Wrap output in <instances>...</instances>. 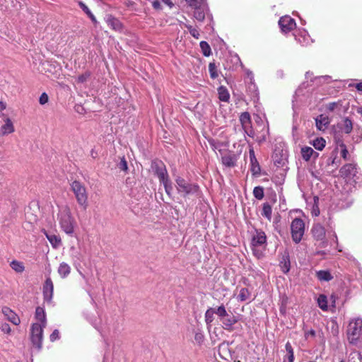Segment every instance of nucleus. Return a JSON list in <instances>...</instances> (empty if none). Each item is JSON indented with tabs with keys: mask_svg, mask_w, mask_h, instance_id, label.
<instances>
[{
	"mask_svg": "<svg viewBox=\"0 0 362 362\" xmlns=\"http://www.w3.org/2000/svg\"><path fill=\"white\" fill-rule=\"evenodd\" d=\"M267 235L262 230L255 228L252 235L251 248L253 255L258 259L263 257V251L267 245Z\"/></svg>",
	"mask_w": 362,
	"mask_h": 362,
	"instance_id": "1",
	"label": "nucleus"
},
{
	"mask_svg": "<svg viewBox=\"0 0 362 362\" xmlns=\"http://www.w3.org/2000/svg\"><path fill=\"white\" fill-rule=\"evenodd\" d=\"M57 219L62 230L66 234L72 235L74 233L76 221L68 206H64L59 209Z\"/></svg>",
	"mask_w": 362,
	"mask_h": 362,
	"instance_id": "2",
	"label": "nucleus"
},
{
	"mask_svg": "<svg viewBox=\"0 0 362 362\" xmlns=\"http://www.w3.org/2000/svg\"><path fill=\"white\" fill-rule=\"evenodd\" d=\"M71 189L75 195L77 203L83 210H86L88 207V194L85 185L79 181L75 180L71 184Z\"/></svg>",
	"mask_w": 362,
	"mask_h": 362,
	"instance_id": "3",
	"label": "nucleus"
},
{
	"mask_svg": "<svg viewBox=\"0 0 362 362\" xmlns=\"http://www.w3.org/2000/svg\"><path fill=\"white\" fill-rule=\"evenodd\" d=\"M175 182L178 193L183 197L196 194L199 192V187L197 185L190 183L181 177H177Z\"/></svg>",
	"mask_w": 362,
	"mask_h": 362,
	"instance_id": "4",
	"label": "nucleus"
},
{
	"mask_svg": "<svg viewBox=\"0 0 362 362\" xmlns=\"http://www.w3.org/2000/svg\"><path fill=\"white\" fill-rule=\"evenodd\" d=\"M362 333V319L355 318L350 321L347 334L351 343H355Z\"/></svg>",
	"mask_w": 362,
	"mask_h": 362,
	"instance_id": "5",
	"label": "nucleus"
},
{
	"mask_svg": "<svg viewBox=\"0 0 362 362\" xmlns=\"http://www.w3.org/2000/svg\"><path fill=\"white\" fill-rule=\"evenodd\" d=\"M46 326L40 325V323H33L30 329L31 341L38 350H40L42 345L43 329Z\"/></svg>",
	"mask_w": 362,
	"mask_h": 362,
	"instance_id": "6",
	"label": "nucleus"
},
{
	"mask_svg": "<svg viewBox=\"0 0 362 362\" xmlns=\"http://www.w3.org/2000/svg\"><path fill=\"white\" fill-rule=\"evenodd\" d=\"M291 230L293 242L300 243L305 233L304 221L301 218H294L291 224Z\"/></svg>",
	"mask_w": 362,
	"mask_h": 362,
	"instance_id": "7",
	"label": "nucleus"
},
{
	"mask_svg": "<svg viewBox=\"0 0 362 362\" xmlns=\"http://www.w3.org/2000/svg\"><path fill=\"white\" fill-rule=\"evenodd\" d=\"M42 290L44 300L47 303H51L54 293V284L50 277H47Z\"/></svg>",
	"mask_w": 362,
	"mask_h": 362,
	"instance_id": "8",
	"label": "nucleus"
},
{
	"mask_svg": "<svg viewBox=\"0 0 362 362\" xmlns=\"http://www.w3.org/2000/svg\"><path fill=\"white\" fill-rule=\"evenodd\" d=\"M279 25L283 32L287 33L292 30L296 24L294 19L288 16H285L279 19Z\"/></svg>",
	"mask_w": 362,
	"mask_h": 362,
	"instance_id": "9",
	"label": "nucleus"
},
{
	"mask_svg": "<svg viewBox=\"0 0 362 362\" xmlns=\"http://www.w3.org/2000/svg\"><path fill=\"white\" fill-rule=\"evenodd\" d=\"M153 168L154 169L155 173L158 177L160 182L168 178L166 168L162 162L153 163Z\"/></svg>",
	"mask_w": 362,
	"mask_h": 362,
	"instance_id": "10",
	"label": "nucleus"
},
{
	"mask_svg": "<svg viewBox=\"0 0 362 362\" xmlns=\"http://www.w3.org/2000/svg\"><path fill=\"white\" fill-rule=\"evenodd\" d=\"M1 312L5 317L15 325L20 324L21 320L17 314L8 307H3Z\"/></svg>",
	"mask_w": 362,
	"mask_h": 362,
	"instance_id": "11",
	"label": "nucleus"
},
{
	"mask_svg": "<svg viewBox=\"0 0 362 362\" xmlns=\"http://www.w3.org/2000/svg\"><path fill=\"white\" fill-rule=\"evenodd\" d=\"M221 322L224 329L231 332L233 329V325L238 322V320L235 316L228 315V317H225Z\"/></svg>",
	"mask_w": 362,
	"mask_h": 362,
	"instance_id": "12",
	"label": "nucleus"
},
{
	"mask_svg": "<svg viewBox=\"0 0 362 362\" xmlns=\"http://www.w3.org/2000/svg\"><path fill=\"white\" fill-rule=\"evenodd\" d=\"M312 233L313 237L319 240H323L325 237V229L320 223H315L313 225L312 228Z\"/></svg>",
	"mask_w": 362,
	"mask_h": 362,
	"instance_id": "13",
	"label": "nucleus"
},
{
	"mask_svg": "<svg viewBox=\"0 0 362 362\" xmlns=\"http://www.w3.org/2000/svg\"><path fill=\"white\" fill-rule=\"evenodd\" d=\"M329 123V117L325 115H320L315 119L316 127L320 131H324Z\"/></svg>",
	"mask_w": 362,
	"mask_h": 362,
	"instance_id": "14",
	"label": "nucleus"
},
{
	"mask_svg": "<svg viewBox=\"0 0 362 362\" xmlns=\"http://www.w3.org/2000/svg\"><path fill=\"white\" fill-rule=\"evenodd\" d=\"M250 158L251 162V171L253 175L259 174L260 172L259 165L255 158V151L253 148H250L249 151Z\"/></svg>",
	"mask_w": 362,
	"mask_h": 362,
	"instance_id": "15",
	"label": "nucleus"
},
{
	"mask_svg": "<svg viewBox=\"0 0 362 362\" xmlns=\"http://www.w3.org/2000/svg\"><path fill=\"white\" fill-rule=\"evenodd\" d=\"M35 317L39 322L38 323H40V325L46 326L47 318L45 311L43 308L40 306L36 308Z\"/></svg>",
	"mask_w": 362,
	"mask_h": 362,
	"instance_id": "16",
	"label": "nucleus"
},
{
	"mask_svg": "<svg viewBox=\"0 0 362 362\" xmlns=\"http://www.w3.org/2000/svg\"><path fill=\"white\" fill-rule=\"evenodd\" d=\"M44 234L54 248H58L62 244V240L59 235L44 231Z\"/></svg>",
	"mask_w": 362,
	"mask_h": 362,
	"instance_id": "17",
	"label": "nucleus"
},
{
	"mask_svg": "<svg viewBox=\"0 0 362 362\" xmlns=\"http://www.w3.org/2000/svg\"><path fill=\"white\" fill-rule=\"evenodd\" d=\"M4 122L5 124L0 128L1 134L2 135H6L13 133L15 129L11 120L9 118H6Z\"/></svg>",
	"mask_w": 362,
	"mask_h": 362,
	"instance_id": "18",
	"label": "nucleus"
},
{
	"mask_svg": "<svg viewBox=\"0 0 362 362\" xmlns=\"http://www.w3.org/2000/svg\"><path fill=\"white\" fill-rule=\"evenodd\" d=\"M194 8V16L199 21H203L205 18V13L206 11V7L205 4L199 5L197 7H193Z\"/></svg>",
	"mask_w": 362,
	"mask_h": 362,
	"instance_id": "19",
	"label": "nucleus"
},
{
	"mask_svg": "<svg viewBox=\"0 0 362 362\" xmlns=\"http://www.w3.org/2000/svg\"><path fill=\"white\" fill-rule=\"evenodd\" d=\"M214 308H209L205 312L204 320L209 329L211 328V324L214 320Z\"/></svg>",
	"mask_w": 362,
	"mask_h": 362,
	"instance_id": "20",
	"label": "nucleus"
},
{
	"mask_svg": "<svg viewBox=\"0 0 362 362\" xmlns=\"http://www.w3.org/2000/svg\"><path fill=\"white\" fill-rule=\"evenodd\" d=\"M106 22L113 30H119L122 28V23L120 21L112 16L107 18Z\"/></svg>",
	"mask_w": 362,
	"mask_h": 362,
	"instance_id": "21",
	"label": "nucleus"
},
{
	"mask_svg": "<svg viewBox=\"0 0 362 362\" xmlns=\"http://www.w3.org/2000/svg\"><path fill=\"white\" fill-rule=\"evenodd\" d=\"M240 122L243 128L250 127L251 117L247 112H243L240 116Z\"/></svg>",
	"mask_w": 362,
	"mask_h": 362,
	"instance_id": "22",
	"label": "nucleus"
},
{
	"mask_svg": "<svg viewBox=\"0 0 362 362\" xmlns=\"http://www.w3.org/2000/svg\"><path fill=\"white\" fill-rule=\"evenodd\" d=\"M71 272V267L65 262H62L58 268V273L62 278H66Z\"/></svg>",
	"mask_w": 362,
	"mask_h": 362,
	"instance_id": "23",
	"label": "nucleus"
},
{
	"mask_svg": "<svg viewBox=\"0 0 362 362\" xmlns=\"http://www.w3.org/2000/svg\"><path fill=\"white\" fill-rule=\"evenodd\" d=\"M316 276L321 281H329L333 279L330 272L327 270H320L317 272Z\"/></svg>",
	"mask_w": 362,
	"mask_h": 362,
	"instance_id": "24",
	"label": "nucleus"
},
{
	"mask_svg": "<svg viewBox=\"0 0 362 362\" xmlns=\"http://www.w3.org/2000/svg\"><path fill=\"white\" fill-rule=\"evenodd\" d=\"M287 355L284 359V362H293L294 361V354L293 349L290 342H287L285 346Z\"/></svg>",
	"mask_w": 362,
	"mask_h": 362,
	"instance_id": "25",
	"label": "nucleus"
},
{
	"mask_svg": "<svg viewBox=\"0 0 362 362\" xmlns=\"http://www.w3.org/2000/svg\"><path fill=\"white\" fill-rule=\"evenodd\" d=\"M341 171L346 176H354L356 173V165L351 163L344 165Z\"/></svg>",
	"mask_w": 362,
	"mask_h": 362,
	"instance_id": "26",
	"label": "nucleus"
},
{
	"mask_svg": "<svg viewBox=\"0 0 362 362\" xmlns=\"http://www.w3.org/2000/svg\"><path fill=\"white\" fill-rule=\"evenodd\" d=\"M218 98L223 102H228L230 98L229 93L226 88L220 86L218 88Z\"/></svg>",
	"mask_w": 362,
	"mask_h": 362,
	"instance_id": "27",
	"label": "nucleus"
},
{
	"mask_svg": "<svg viewBox=\"0 0 362 362\" xmlns=\"http://www.w3.org/2000/svg\"><path fill=\"white\" fill-rule=\"evenodd\" d=\"M341 129L342 131L345 133V134H350L353 129V123H352V121L348 118V117H346L343 119V124H342V127H341Z\"/></svg>",
	"mask_w": 362,
	"mask_h": 362,
	"instance_id": "28",
	"label": "nucleus"
},
{
	"mask_svg": "<svg viewBox=\"0 0 362 362\" xmlns=\"http://www.w3.org/2000/svg\"><path fill=\"white\" fill-rule=\"evenodd\" d=\"M272 209L271 205L266 202L262 205V215L267 218L269 221L272 219Z\"/></svg>",
	"mask_w": 362,
	"mask_h": 362,
	"instance_id": "29",
	"label": "nucleus"
},
{
	"mask_svg": "<svg viewBox=\"0 0 362 362\" xmlns=\"http://www.w3.org/2000/svg\"><path fill=\"white\" fill-rule=\"evenodd\" d=\"M342 106L341 102L340 100L337 102H332L329 103L325 105L326 110L328 112H334L336 110L340 111L341 107Z\"/></svg>",
	"mask_w": 362,
	"mask_h": 362,
	"instance_id": "30",
	"label": "nucleus"
},
{
	"mask_svg": "<svg viewBox=\"0 0 362 362\" xmlns=\"http://www.w3.org/2000/svg\"><path fill=\"white\" fill-rule=\"evenodd\" d=\"M214 310L216 315L218 316L220 320L223 319L225 317H228V314L226 311L225 306L222 304L218 308H214Z\"/></svg>",
	"mask_w": 362,
	"mask_h": 362,
	"instance_id": "31",
	"label": "nucleus"
},
{
	"mask_svg": "<svg viewBox=\"0 0 362 362\" xmlns=\"http://www.w3.org/2000/svg\"><path fill=\"white\" fill-rule=\"evenodd\" d=\"M314 152H315L314 150L311 147H308V146L303 147L301 148L302 158L305 160L308 161L310 160V158H311V156Z\"/></svg>",
	"mask_w": 362,
	"mask_h": 362,
	"instance_id": "32",
	"label": "nucleus"
},
{
	"mask_svg": "<svg viewBox=\"0 0 362 362\" xmlns=\"http://www.w3.org/2000/svg\"><path fill=\"white\" fill-rule=\"evenodd\" d=\"M10 266L17 273H22L25 270L23 264L17 260H13L10 263Z\"/></svg>",
	"mask_w": 362,
	"mask_h": 362,
	"instance_id": "33",
	"label": "nucleus"
},
{
	"mask_svg": "<svg viewBox=\"0 0 362 362\" xmlns=\"http://www.w3.org/2000/svg\"><path fill=\"white\" fill-rule=\"evenodd\" d=\"M317 303L319 307L324 311L327 310V298L324 294H320L317 298Z\"/></svg>",
	"mask_w": 362,
	"mask_h": 362,
	"instance_id": "34",
	"label": "nucleus"
},
{
	"mask_svg": "<svg viewBox=\"0 0 362 362\" xmlns=\"http://www.w3.org/2000/svg\"><path fill=\"white\" fill-rule=\"evenodd\" d=\"M325 143L323 138H317L313 141V145L317 150L321 151L325 146Z\"/></svg>",
	"mask_w": 362,
	"mask_h": 362,
	"instance_id": "35",
	"label": "nucleus"
},
{
	"mask_svg": "<svg viewBox=\"0 0 362 362\" xmlns=\"http://www.w3.org/2000/svg\"><path fill=\"white\" fill-rule=\"evenodd\" d=\"M253 195L259 200L262 199L264 197V188L260 186L255 187L253 189Z\"/></svg>",
	"mask_w": 362,
	"mask_h": 362,
	"instance_id": "36",
	"label": "nucleus"
},
{
	"mask_svg": "<svg viewBox=\"0 0 362 362\" xmlns=\"http://www.w3.org/2000/svg\"><path fill=\"white\" fill-rule=\"evenodd\" d=\"M250 297V292L247 288H243L240 291V293L238 296V298L240 301H245L247 300Z\"/></svg>",
	"mask_w": 362,
	"mask_h": 362,
	"instance_id": "37",
	"label": "nucleus"
},
{
	"mask_svg": "<svg viewBox=\"0 0 362 362\" xmlns=\"http://www.w3.org/2000/svg\"><path fill=\"white\" fill-rule=\"evenodd\" d=\"M200 47L204 56L209 57L211 54V47L206 42L202 41L200 42Z\"/></svg>",
	"mask_w": 362,
	"mask_h": 362,
	"instance_id": "38",
	"label": "nucleus"
},
{
	"mask_svg": "<svg viewBox=\"0 0 362 362\" xmlns=\"http://www.w3.org/2000/svg\"><path fill=\"white\" fill-rule=\"evenodd\" d=\"M222 163L227 167H233L235 165V160L230 156H225L222 157Z\"/></svg>",
	"mask_w": 362,
	"mask_h": 362,
	"instance_id": "39",
	"label": "nucleus"
},
{
	"mask_svg": "<svg viewBox=\"0 0 362 362\" xmlns=\"http://www.w3.org/2000/svg\"><path fill=\"white\" fill-rule=\"evenodd\" d=\"M160 182L163 183L165 190V192L168 195H170L171 192L173 191V187H172L171 182L169 180V177L164 180L163 181H161Z\"/></svg>",
	"mask_w": 362,
	"mask_h": 362,
	"instance_id": "40",
	"label": "nucleus"
},
{
	"mask_svg": "<svg viewBox=\"0 0 362 362\" xmlns=\"http://www.w3.org/2000/svg\"><path fill=\"white\" fill-rule=\"evenodd\" d=\"M90 77V71H86L83 74L78 76L77 77V82L80 83H83L86 82L89 78Z\"/></svg>",
	"mask_w": 362,
	"mask_h": 362,
	"instance_id": "41",
	"label": "nucleus"
},
{
	"mask_svg": "<svg viewBox=\"0 0 362 362\" xmlns=\"http://www.w3.org/2000/svg\"><path fill=\"white\" fill-rule=\"evenodd\" d=\"M185 27L188 29L192 36H193L196 39H199V32L197 28H193L192 25H185Z\"/></svg>",
	"mask_w": 362,
	"mask_h": 362,
	"instance_id": "42",
	"label": "nucleus"
},
{
	"mask_svg": "<svg viewBox=\"0 0 362 362\" xmlns=\"http://www.w3.org/2000/svg\"><path fill=\"white\" fill-rule=\"evenodd\" d=\"M281 267L282 272L286 274L290 270V261L288 259H284V262H281Z\"/></svg>",
	"mask_w": 362,
	"mask_h": 362,
	"instance_id": "43",
	"label": "nucleus"
},
{
	"mask_svg": "<svg viewBox=\"0 0 362 362\" xmlns=\"http://www.w3.org/2000/svg\"><path fill=\"white\" fill-rule=\"evenodd\" d=\"M190 7H197L204 4V0H185Z\"/></svg>",
	"mask_w": 362,
	"mask_h": 362,
	"instance_id": "44",
	"label": "nucleus"
},
{
	"mask_svg": "<svg viewBox=\"0 0 362 362\" xmlns=\"http://www.w3.org/2000/svg\"><path fill=\"white\" fill-rule=\"evenodd\" d=\"M209 69L210 76L212 78H216L218 76V74L216 70V66L213 63H210L209 65Z\"/></svg>",
	"mask_w": 362,
	"mask_h": 362,
	"instance_id": "45",
	"label": "nucleus"
},
{
	"mask_svg": "<svg viewBox=\"0 0 362 362\" xmlns=\"http://www.w3.org/2000/svg\"><path fill=\"white\" fill-rule=\"evenodd\" d=\"M118 168L122 171H125V172L127 171V170H128L127 162L124 157L121 159L120 162L119 163Z\"/></svg>",
	"mask_w": 362,
	"mask_h": 362,
	"instance_id": "46",
	"label": "nucleus"
},
{
	"mask_svg": "<svg viewBox=\"0 0 362 362\" xmlns=\"http://www.w3.org/2000/svg\"><path fill=\"white\" fill-rule=\"evenodd\" d=\"M78 5H79L80 8L86 13V14L88 16L92 13V12L88 8V7L82 1H79Z\"/></svg>",
	"mask_w": 362,
	"mask_h": 362,
	"instance_id": "47",
	"label": "nucleus"
},
{
	"mask_svg": "<svg viewBox=\"0 0 362 362\" xmlns=\"http://www.w3.org/2000/svg\"><path fill=\"white\" fill-rule=\"evenodd\" d=\"M51 341H54L59 339V332L58 329H54L49 336Z\"/></svg>",
	"mask_w": 362,
	"mask_h": 362,
	"instance_id": "48",
	"label": "nucleus"
},
{
	"mask_svg": "<svg viewBox=\"0 0 362 362\" xmlns=\"http://www.w3.org/2000/svg\"><path fill=\"white\" fill-rule=\"evenodd\" d=\"M49 98L47 93H43L41 94L39 98V103L41 105H45L48 102Z\"/></svg>",
	"mask_w": 362,
	"mask_h": 362,
	"instance_id": "49",
	"label": "nucleus"
},
{
	"mask_svg": "<svg viewBox=\"0 0 362 362\" xmlns=\"http://www.w3.org/2000/svg\"><path fill=\"white\" fill-rule=\"evenodd\" d=\"M340 146L341 148V156L344 159L346 160L349 153L348 150L346 149V147L344 144H341Z\"/></svg>",
	"mask_w": 362,
	"mask_h": 362,
	"instance_id": "50",
	"label": "nucleus"
},
{
	"mask_svg": "<svg viewBox=\"0 0 362 362\" xmlns=\"http://www.w3.org/2000/svg\"><path fill=\"white\" fill-rule=\"evenodd\" d=\"M245 133L250 137L251 138H255V132L254 130L252 129V126H250V127H247V128H243Z\"/></svg>",
	"mask_w": 362,
	"mask_h": 362,
	"instance_id": "51",
	"label": "nucleus"
},
{
	"mask_svg": "<svg viewBox=\"0 0 362 362\" xmlns=\"http://www.w3.org/2000/svg\"><path fill=\"white\" fill-rule=\"evenodd\" d=\"M0 329L2 332L7 333V334L10 333V332H11V327H10L9 325L7 323H3L1 325Z\"/></svg>",
	"mask_w": 362,
	"mask_h": 362,
	"instance_id": "52",
	"label": "nucleus"
},
{
	"mask_svg": "<svg viewBox=\"0 0 362 362\" xmlns=\"http://www.w3.org/2000/svg\"><path fill=\"white\" fill-rule=\"evenodd\" d=\"M265 132H266V134H263L262 136H259L257 137V141L259 144H261V143H262V142L266 141V139H267L266 134L269 133V129L268 128L266 129Z\"/></svg>",
	"mask_w": 362,
	"mask_h": 362,
	"instance_id": "53",
	"label": "nucleus"
},
{
	"mask_svg": "<svg viewBox=\"0 0 362 362\" xmlns=\"http://www.w3.org/2000/svg\"><path fill=\"white\" fill-rule=\"evenodd\" d=\"M152 5L155 9H160L161 8L160 2L159 0L153 1Z\"/></svg>",
	"mask_w": 362,
	"mask_h": 362,
	"instance_id": "54",
	"label": "nucleus"
},
{
	"mask_svg": "<svg viewBox=\"0 0 362 362\" xmlns=\"http://www.w3.org/2000/svg\"><path fill=\"white\" fill-rule=\"evenodd\" d=\"M315 331H314V330H313V329H311V330H310V331H308V332H307L305 333V337H308V336H310H310H312V337H314V336H315Z\"/></svg>",
	"mask_w": 362,
	"mask_h": 362,
	"instance_id": "55",
	"label": "nucleus"
},
{
	"mask_svg": "<svg viewBox=\"0 0 362 362\" xmlns=\"http://www.w3.org/2000/svg\"><path fill=\"white\" fill-rule=\"evenodd\" d=\"M320 214V210L318 209H313L312 211V215L314 216H317Z\"/></svg>",
	"mask_w": 362,
	"mask_h": 362,
	"instance_id": "56",
	"label": "nucleus"
},
{
	"mask_svg": "<svg viewBox=\"0 0 362 362\" xmlns=\"http://www.w3.org/2000/svg\"><path fill=\"white\" fill-rule=\"evenodd\" d=\"M88 17L91 19V21L93 23H95V24L97 23V20L93 13L89 15Z\"/></svg>",
	"mask_w": 362,
	"mask_h": 362,
	"instance_id": "57",
	"label": "nucleus"
},
{
	"mask_svg": "<svg viewBox=\"0 0 362 362\" xmlns=\"http://www.w3.org/2000/svg\"><path fill=\"white\" fill-rule=\"evenodd\" d=\"M6 108V103H4V102L1 101L0 102V110L1 111L4 110Z\"/></svg>",
	"mask_w": 362,
	"mask_h": 362,
	"instance_id": "58",
	"label": "nucleus"
},
{
	"mask_svg": "<svg viewBox=\"0 0 362 362\" xmlns=\"http://www.w3.org/2000/svg\"><path fill=\"white\" fill-rule=\"evenodd\" d=\"M336 298H337V297L334 295H332L331 297H330V300L332 301V306H335L334 303H335V301H336Z\"/></svg>",
	"mask_w": 362,
	"mask_h": 362,
	"instance_id": "59",
	"label": "nucleus"
},
{
	"mask_svg": "<svg viewBox=\"0 0 362 362\" xmlns=\"http://www.w3.org/2000/svg\"><path fill=\"white\" fill-rule=\"evenodd\" d=\"M356 88L358 90L362 91V83H359L356 85Z\"/></svg>",
	"mask_w": 362,
	"mask_h": 362,
	"instance_id": "60",
	"label": "nucleus"
},
{
	"mask_svg": "<svg viewBox=\"0 0 362 362\" xmlns=\"http://www.w3.org/2000/svg\"><path fill=\"white\" fill-rule=\"evenodd\" d=\"M162 1L169 6H171L173 4L171 3L170 0H162Z\"/></svg>",
	"mask_w": 362,
	"mask_h": 362,
	"instance_id": "61",
	"label": "nucleus"
},
{
	"mask_svg": "<svg viewBox=\"0 0 362 362\" xmlns=\"http://www.w3.org/2000/svg\"><path fill=\"white\" fill-rule=\"evenodd\" d=\"M202 337V334H196V336H195V339H196V340H198V339H201Z\"/></svg>",
	"mask_w": 362,
	"mask_h": 362,
	"instance_id": "62",
	"label": "nucleus"
},
{
	"mask_svg": "<svg viewBox=\"0 0 362 362\" xmlns=\"http://www.w3.org/2000/svg\"><path fill=\"white\" fill-rule=\"evenodd\" d=\"M358 358L360 361H362V355L361 354H358Z\"/></svg>",
	"mask_w": 362,
	"mask_h": 362,
	"instance_id": "63",
	"label": "nucleus"
},
{
	"mask_svg": "<svg viewBox=\"0 0 362 362\" xmlns=\"http://www.w3.org/2000/svg\"><path fill=\"white\" fill-rule=\"evenodd\" d=\"M358 112L360 113L362 115V107L360 108V110H358Z\"/></svg>",
	"mask_w": 362,
	"mask_h": 362,
	"instance_id": "64",
	"label": "nucleus"
}]
</instances>
